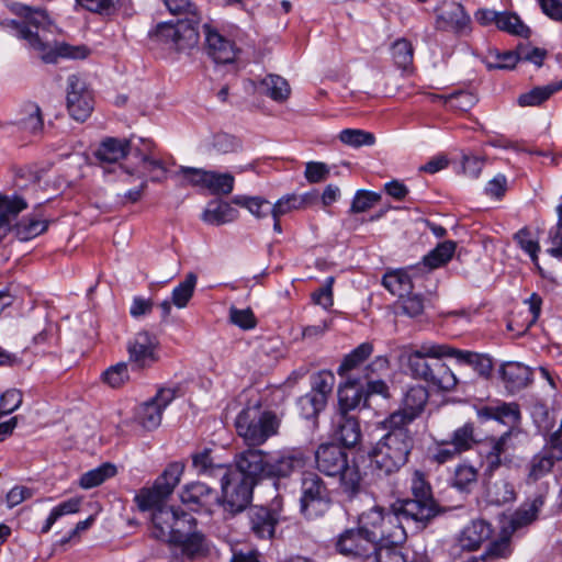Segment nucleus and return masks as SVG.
<instances>
[{
    "label": "nucleus",
    "instance_id": "obj_1",
    "mask_svg": "<svg viewBox=\"0 0 562 562\" xmlns=\"http://www.w3.org/2000/svg\"><path fill=\"white\" fill-rule=\"evenodd\" d=\"M22 20L5 19L1 21L2 29L13 36L24 41L26 45L37 52L43 61L56 63L58 58L83 59L90 49L86 45H70L67 43L49 42L46 33H52L54 23L47 12L22 5L16 12Z\"/></svg>",
    "mask_w": 562,
    "mask_h": 562
},
{
    "label": "nucleus",
    "instance_id": "obj_2",
    "mask_svg": "<svg viewBox=\"0 0 562 562\" xmlns=\"http://www.w3.org/2000/svg\"><path fill=\"white\" fill-rule=\"evenodd\" d=\"M453 358V347L425 342L407 355V367L416 380H422L438 392L453 391L458 379L442 358Z\"/></svg>",
    "mask_w": 562,
    "mask_h": 562
},
{
    "label": "nucleus",
    "instance_id": "obj_3",
    "mask_svg": "<svg viewBox=\"0 0 562 562\" xmlns=\"http://www.w3.org/2000/svg\"><path fill=\"white\" fill-rule=\"evenodd\" d=\"M381 426L386 432L370 448L368 457L380 475L390 476L408 462L415 440L408 427L393 424L386 417Z\"/></svg>",
    "mask_w": 562,
    "mask_h": 562
},
{
    "label": "nucleus",
    "instance_id": "obj_4",
    "mask_svg": "<svg viewBox=\"0 0 562 562\" xmlns=\"http://www.w3.org/2000/svg\"><path fill=\"white\" fill-rule=\"evenodd\" d=\"M172 14H186L187 18L176 23L162 22L156 26L154 38L168 49L184 52L199 43L201 15L191 0H162Z\"/></svg>",
    "mask_w": 562,
    "mask_h": 562
},
{
    "label": "nucleus",
    "instance_id": "obj_5",
    "mask_svg": "<svg viewBox=\"0 0 562 562\" xmlns=\"http://www.w3.org/2000/svg\"><path fill=\"white\" fill-rule=\"evenodd\" d=\"M316 469L326 476L339 477L341 492L350 499L362 492L363 476L356 461L336 443H322L315 451Z\"/></svg>",
    "mask_w": 562,
    "mask_h": 562
},
{
    "label": "nucleus",
    "instance_id": "obj_6",
    "mask_svg": "<svg viewBox=\"0 0 562 562\" xmlns=\"http://www.w3.org/2000/svg\"><path fill=\"white\" fill-rule=\"evenodd\" d=\"M280 419L271 411H262L260 405L244 408L236 417L237 434L249 447L260 446L277 435Z\"/></svg>",
    "mask_w": 562,
    "mask_h": 562
},
{
    "label": "nucleus",
    "instance_id": "obj_7",
    "mask_svg": "<svg viewBox=\"0 0 562 562\" xmlns=\"http://www.w3.org/2000/svg\"><path fill=\"white\" fill-rule=\"evenodd\" d=\"M412 498L397 499V508L404 510L417 528H424L438 515L439 506L432 496L431 486L420 470H415L411 479Z\"/></svg>",
    "mask_w": 562,
    "mask_h": 562
},
{
    "label": "nucleus",
    "instance_id": "obj_8",
    "mask_svg": "<svg viewBox=\"0 0 562 562\" xmlns=\"http://www.w3.org/2000/svg\"><path fill=\"white\" fill-rule=\"evenodd\" d=\"M183 470L182 463L172 462L156 479L151 487L140 488L134 497L138 509L154 513L166 507V502L179 484Z\"/></svg>",
    "mask_w": 562,
    "mask_h": 562
},
{
    "label": "nucleus",
    "instance_id": "obj_9",
    "mask_svg": "<svg viewBox=\"0 0 562 562\" xmlns=\"http://www.w3.org/2000/svg\"><path fill=\"white\" fill-rule=\"evenodd\" d=\"M218 480L222 492L220 505L224 510L234 515L246 509L252 499L256 483L232 465Z\"/></svg>",
    "mask_w": 562,
    "mask_h": 562
},
{
    "label": "nucleus",
    "instance_id": "obj_10",
    "mask_svg": "<svg viewBox=\"0 0 562 562\" xmlns=\"http://www.w3.org/2000/svg\"><path fill=\"white\" fill-rule=\"evenodd\" d=\"M333 506L331 491L314 472H305L301 480L300 512L307 519L323 517Z\"/></svg>",
    "mask_w": 562,
    "mask_h": 562
},
{
    "label": "nucleus",
    "instance_id": "obj_11",
    "mask_svg": "<svg viewBox=\"0 0 562 562\" xmlns=\"http://www.w3.org/2000/svg\"><path fill=\"white\" fill-rule=\"evenodd\" d=\"M513 436V430H507L501 436L488 437L482 442L479 453L485 476L492 477L501 468L512 467L515 459Z\"/></svg>",
    "mask_w": 562,
    "mask_h": 562
},
{
    "label": "nucleus",
    "instance_id": "obj_12",
    "mask_svg": "<svg viewBox=\"0 0 562 562\" xmlns=\"http://www.w3.org/2000/svg\"><path fill=\"white\" fill-rule=\"evenodd\" d=\"M251 533L263 540H271L276 536L277 526L285 519L283 497L277 495L268 505L252 506L247 513Z\"/></svg>",
    "mask_w": 562,
    "mask_h": 562
},
{
    "label": "nucleus",
    "instance_id": "obj_13",
    "mask_svg": "<svg viewBox=\"0 0 562 562\" xmlns=\"http://www.w3.org/2000/svg\"><path fill=\"white\" fill-rule=\"evenodd\" d=\"M133 157L137 160L133 169L125 168L124 171L131 176L146 180L149 177L153 182H161L167 177V168L164 160L156 153V145L151 139L138 138L134 147Z\"/></svg>",
    "mask_w": 562,
    "mask_h": 562
},
{
    "label": "nucleus",
    "instance_id": "obj_14",
    "mask_svg": "<svg viewBox=\"0 0 562 562\" xmlns=\"http://www.w3.org/2000/svg\"><path fill=\"white\" fill-rule=\"evenodd\" d=\"M375 547L376 543L359 525L344 530L335 542L339 554L361 562H366L369 555L374 553Z\"/></svg>",
    "mask_w": 562,
    "mask_h": 562
},
{
    "label": "nucleus",
    "instance_id": "obj_15",
    "mask_svg": "<svg viewBox=\"0 0 562 562\" xmlns=\"http://www.w3.org/2000/svg\"><path fill=\"white\" fill-rule=\"evenodd\" d=\"M159 340L146 330L138 331L127 344L128 364L132 369L150 368L159 359Z\"/></svg>",
    "mask_w": 562,
    "mask_h": 562
},
{
    "label": "nucleus",
    "instance_id": "obj_16",
    "mask_svg": "<svg viewBox=\"0 0 562 562\" xmlns=\"http://www.w3.org/2000/svg\"><path fill=\"white\" fill-rule=\"evenodd\" d=\"M435 26L439 31L452 32L457 35L470 34L471 18L463 5L456 1H442L435 10Z\"/></svg>",
    "mask_w": 562,
    "mask_h": 562
},
{
    "label": "nucleus",
    "instance_id": "obj_17",
    "mask_svg": "<svg viewBox=\"0 0 562 562\" xmlns=\"http://www.w3.org/2000/svg\"><path fill=\"white\" fill-rule=\"evenodd\" d=\"M67 109L72 119L85 122L93 110V95L78 75L67 78Z\"/></svg>",
    "mask_w": 562,
    "mask_h": 562
},
{
    "label": "nucleus",
    "instance_id": "obj_18",
    "mask_svg": "<svg viewBox=\"0 0 562 562\" xmlns=\"http://www.w3.org/2000/svg\"><path fill=\"white\" fill-rule=\"evenodd\" d=\"M429 393L423 385H413L404 393L401 407L386 418L393 424L408 427L424 412L428 403Z\"/></svg>",
    "mask_w": 562,
    "mask_h": 562
},
{
    "label": "nucleus",
    "instance_id": "obj_19",
    "mask_svg": "<svg viewBox=\"0 0 562 562\" xmlns=\"http://www.w3.org/2000/svg\"><path fill=\"white\" fill-rule=\"evenodd\" d=\"M176 392L172 389H160L149 401L137 408L135 418L147 430L156 429L162 417L164 409L175 400Z\"/></svg>",
    "mask_w": 562,
    "mask_h": 562
},
{
    "label": "nucleus",
    "instance_id": "obj_20",
    "mask_svg": "<svg viewBox=\"0 0 562 562\" xmlns=\"http://www.w3.org/2000/svg\"><path fill=\"white\" fill-rule=\"evenodd\" d=\"M181 502L191 510L211 514L220 505V496L215 490L202 482L187 484L181 494Z\"/></svg>",
    "mask_w": 562,
    "mask_h": 562
},
{
    "label": "nucleus",
    "instance_id": "obj_21",
    "mask_svg": "<svg viewBox=\"0 0 562 562\" xmlns=\"http://www.w3.org/2000/svg\"><path fill=\"white\" fill-rule=\"evenodd\" d=\"M405 522H413V518L397 508L396 501L385 509L380 542L385 541L391 546L403 543L407 538Z\"/></svg>",
    "mask_w": 562,
    "mask_h": 562
},
{
    "label": "nucleus",
    "instance_id": "obj_22",
    "mask_svg": "<svg viewBox=\"0 0 562 562\" xmlns=\"http://www.w3.org/2000/svg\"><path fill=\"white\" fill-rule=\"evenodd\" d=\"M234 461V468L256 484L262 479H268L269 452L249 448L237 453Z\"/></svg>",
    "mask_w": 562,
    "mask_h": 562
},
{
    "label": "nucleus",
    "instance_id": "obj_23",
    "mask_svg": "<svg viewBox=\"0 0 562 562\" xmlns=\"http://www.w3.org/2000/svg\"><path fill=\"white\" fill-rule=\"evenodd\" d=\"M345 381L338 389V414H349L351 411L367 405L364 384L360 376L342 378Z\"/></svg>",
    "mask_w": 562,
    "mask_h": 562
},
{
    "label": "nucleus",
    "instance_id": "obj_24",
    "mask_svg": "<svg viewBox=\"0 0 562 562\" xmlns=\"http://www.w3.org/2000/svg\"><path fill=\"white\" fill-rule=\"evenodd\" d=\"M203 29L209 56L217 64L233 63L238 53L234 42L223 36L209 24H204Z\"/></svg>",
    "mask_w": 562,
    "mask_h": 562
},
{
    "label": "nucleus",
    "instance_id": "obj_25",
    "mask_svg": "<svg viewBox=\"0 0 562 562\" xmlns=\"http://www.w3.org/2000/svg\"><path fill=\"white\" fill-rule=\"evenodd\" d=\"M303 465L304 459L300 453L269 452L268 479L289 477Z\"/></svg>",
    "mask_w": 562,
    "mask_h": 562
},
{
    "label": "nucleus",
    "instance_id": "obj_26",
    "mask_svg": "<svg viewBox=\"0 0 562 562\" xmlns=\"http://www.w3.org/2000/svg\"><path fill=\"white\" fill-rule=\"evenodd\" d=\"M481 420L494 419L506 426H514L520 419V409L517 403L498 402L476 409Z\"/></svg>",
    "mask_w": 562,
    "mask_h": 562
},
{
    "label": "nucleus",
    "instance_id": "obj_27",
    "mask_svg": "<svg viewBox=\"0 0 562 562\" xmlns=\"http://www.w3.org/2000/svg\"><path fill=\"white\" fill-rule=\"evenodd\" d=\"M135 146H137V144L134 142L133 137L130 139L108 137L100 144L95 151V157L102 162L115 164L128 153L133 155Z\"/></svg>",
    "mask_w": 562,
    "mask_h": 562
},
{
    "label": "nucleus",
    "instance_id": "obj_28",
    "mask_svg": "<svg viewBox=\"0 0 562 562\" xmlns=\"http://www.w3.org/2000/svg\"><path fill=\"white\" fill-rule=\"evenodd\" d=\"M334 438L347 448L355 447L361 439L358 419L349 414H338L334 419Z\"/></svg>",
    "mask_w": 562,
    "mask_h": 562
},
{
    "label": "nucleus",
    "instance_id": "obj_29",
    "mask_svg": "<svg viewBox=\"0 0 562 562\" xmlns=\"http://www.w3.org/2000/svg\"><path fill=\"white\" fill-rule=\"evenodd\" d=\"M499 373L506 389L512 393L526 387L531 381L529 368L515 361L504 363L501 367Z\"/></svg>",
    "mask_w": 562,
    "mask_h": 562
},
{
    "label": "nucleus",
    "instance_id": "obj_30",
    "mask_svg": "<svg viewBox=\"0 0 562 562\" xmlns=\"http://www.w3.org/2000/svg\"><path fill=\"white\" fill-rule=\"evenodd\" d=\"M544 505V496L539 494L530 502H524L510 516L508 528L512 532L532 524Z\"/></svg>",
    "mask_w": 562,
    "mask_h": 562
},
{
    "label": "nucleus",
    "instance_id": "obj_31",
    "mask_svg": "<svg viewBox=\"0 0 562 562\" xmlns=\"http://www.w3.org/2000/svg\"><path fill=\"white\" fill-rule=\"evenodd\" d=\"M490 524L484 520H473L460 533L459 544L463 550L474 551L491 537Z\"/></svg>",
    "mask_w": 562,
    "mask_h": 562
},
{
    "label": "nucleus",
    "instance_id": "obj_32",
    "mask_svg": "<svg viewBox=\"0 0 562 562\" xmlns=\"http://www.w3.org/2000/svg\"><path fill=\"white\" fill-rule=\"evenodd\" d=\"M177 508L173 506H166L158 510H154L150 515V533L157 540L168 542L172 535V526L175 522Z\"/></svg>",
    "mask_w": 562,
    "mask_h": 562
},
{
    "label": "nucleus",
    "instance_id": "obj_33",
    "mask_svg": "<svg viewBox=\"0 0 562 562\" xmlns=\"http://www.w3.org/2000/svg\"><path fill=\"white\" fill-rule=\"evenodd\" d=\"M373 352L372 342L366 341L346 355L337 368L340 378L357 376L353 371L358 369Z\"/></svg>",
    "mask_w": 562,
    "mask_h": 562
},
{
    "label": "nucleus",
    "instance_id": "obj_34",
    "mask_svg": "<svg viewBox=\"0 0 562 562\" xmlns=\"http://www.w3.org/2000/svg\"><path fill=\"white\" fill-rule=\"evenodd\" d=\"M26 206L25 200L18 195L9 198L0 194V240L7 235L11 220Z\"/></svg>",
    "mask_w": 562,
    "mask_h": 562
},
{
    "label": "nucleus",
    "instance_id": "obj_35",
    "mask_svg": "<svg viewBox=\"0 0 562 562\" xmlns=\"http://www.w3.org/2000/svg\"><path fill=\"white\" fill-rule=\"evenodd\" d=\"M453 358L460 364L472 367L483 378H488L492 373L493 361L487 355L453 348Z\"/></svg>",
    "mask_w": 562,
    "mask_h": 562
},
{
    "label": "nucleus",
    "instance_id": "obj_36",
    "mask_svg": "<svg viewBox=\"0 0 562 562\" xmlns=\"http://www.w3.org/2000/svg\"><path fill=\"white\" fill-rule=\"evenodd\" d=\"M211 453V449H204L192 454V467L199 475L218 480L229 465L214 462Z\"/></svg>",
    "mask_w": 562,
    "mask_h": 562
},
{
    "label": "nucleus",
    "instance_id": "obj_37",
    "mask_svg": "<svg viewBox=\"0 0 562 562\" xmlns=\"http://www.w3.org/2000/svg\"><path fill=\"white\" fill-rule=\"evenodd\" d=\"M479 477L477 469L467 462L456 465L450 477V485L460 492L470 493L476 485Z\"/></svg>",
    "mask_w": 562,
    "mask_h": 562
},
{
    "label": "nucleus",
    "instance_id": "obj_38",
    "mask_svg": "<svg viewBox=\"0 0 562 562\" xmlns=\"http://www.w3.org/2000/svg\"><path fill=\"white\" fill-rule=\"evenodd\" d=\"M385 509L382 506H374L362 513L358 519V525L370 536L376 546L380 542Z\"/></svg>",
    "mask_w": 562,
    "mask_h": 562
},
{
    "label": "nucleus",
    "instance_id": "obj_39",
    "mask_svg": "<svg viewBox=\"0 0 562 562\" xmlns=\"http://www.w3.org/2000/svg\"><path fill=\"white\" fill-rule=\"evenodd\" d=\"M560 90H562V79L546 86L535 87L521 93L517 102L520 106H539Z\"/></svg>",
    "mask_w": 562,
    "mask_h": 562
},
{
    "label": "nucleus",
    "instance_id": "obj_40",
    "mask_svg": "<svg viewBox=\"0 0 562 562\" xmlns=\"http://www.w3.org/2000/svg\"><path fill=\"white\" fill-rule=\"evenodd\" d=\"M383 286L393 295L402 297L404 294H409L413 290V282L404 269H396L385 272L382 278Z\"/></svg>",
    "mask_w": 562,
    "mask_h": 562
},
{
    "label": "nucleus",
    "instance_id": "obj_41",
    "mask_svg": "<svg viewBox=\"0 0 562 562\" xmlns=\"http://www.w3.org/2000/svg\"><path fill=\"white\" fill-rule=\"evenodd\" d=\"M238 216V211L227 202L210 203L202 214V220L211 225H223L234 222Z\"/></svg>",
    "mask_w": 562,
    "mask_h": 562
},
{
    "label": "nucleus",
    "instance_id": "obj_42",
    "mask_svg": "<svg viewBox=\"0 0 562 562\" xmlns=\"http://www.w3.org/2000/svg\"><path fill=\"white\" fill-rule=\"evenodd\" d=\"M457 244L453 240H445L438 244L423 259L425 266L429 269H437L445 266L454 255Z\"/></svg>",
    "mask_w": 562,
    "mask_h": 562
},
{
    "label": "nucleus",
    "instance_id": "obj_43",
    "mask_svg": "<svg viewBox=\"0 0 562 562\" xmlns=\"http://www.w3.org/2000/svg\"><path fill=\"white\" fill-rule=\"evenodd\" d=\"M20 130L30 134H38L43 130V119L41 109L35 103H29L24 106L20 117L16 120Z\"/></svg>",
    "mask_w": 562,
    "mask_h": 562
},
{
    "label": "nucleus",
    "instance_id": "obj_44",
    "mask_svg": "<svg viewBox=\"0 0 562 562\" xmlns=\"http://www.w3.org/2000/svg\"><path fill=\"white\" fill-rule=\"evenodd\" d=\"M260 85L265 88V94L273 101L283 102L290 97L291 89L288 81L278 75H268Z\"/></svg>",
    "mask_w": 562,
    "mask_h": 562
},
{
    "label": "nucleus",
    "instance_id": "obj_45",
    "mask_svg": "<svg viewBox=\"0 0 562 562\" xmlns=\"http://www.w3.org/2000/svg\"><path fill=\"white\" fill-rule=\"evenodd\" d=\"M48 223L36 216H25L15 225V235L26 241L41 235L47 229Z\"/></svg>",
    "mask_w": 562,
    "mask_h": 562
},
{
    "label": "nucleus",
    "instance_id": "obj_46",
    "mask_svg": "<svg viewBox=\"0 0 562 562\" xmlns=\"http://www.w3.org/2000/svg\"><path fill=\"white\" fill-rule=\"evenodd\" d=\"M496 27L503 32L524 38H528L531 33L530 29L516 13L507 11L501 12Z\"/></svg>",
    "mask_w": 562,
    "mask_h": 562
},
{
    "label": "nucleus",
    "instance_id": "obj_47",
    "mask_svg": "<svg viewBox=\"0 0 562 562\" xmlns=\"http://www.w3.org/2000/svg\"><path fill=\"white\" fill-rule=\"evenodd\" d=\"M116 474V468L112 463H103L98 468H94L86 473H83L80 477L79 485L82 488L89 490L95 486H99L108 479L114 476Z\"/></svg>",
    "mask_w": 562,
    "mask_h": 562
},
{
    "label": "nucleus",
    "instance_id": "obj_48",
    "mask_svg": "<svg viewBox=\"0 0 562 562\" xmlns=\"http://www.w3.org/2000/svg\"><path fill=\"white\" fill-rule=\"evenodd\" d=\"M431 100H441L449 108L463 112L472 109L477 102L476 95L469 91H457L448 95L431 94Z\"/></svg>",
    "mask_w": 562,
    "mask_h": 562
},
{
    "label": "nucleus",
    "instance_id": "obj_49",
    "mask_svg": "<svg viewBox=\"0 0 562 562\" xmlns=\"http://www.w3.org/2000/svg\"><path fill=\"white\" fill-rule=\"evenodd\" d=\"M196 520L195 518L180 508H177L175 522L172 528V535L168 539V543H173L180 539H184L189 533L195 531Z\"/></svg>",
    "mask_w": 562,
    "mask_h": 562
},
{
    "label": "nucleus",
    "instance_id": "obj_50",
    "mask_svg": "<svg viewBox=\"0 0 562 562\" xmlns=\"http://www.w3.org/2000/svg\"><path fill=\"white\" fill-rule=\"evenodd\" d=\"M449 441L460 454L471 450L477 442L474 434V425L472 423H465L461 427H458L452 431Z\"/></svg>",
    "mask_w": 562,
    "mask_h": 562
},
{
    "label": "nucleus",
    "instance_id": "obj_51",
    "mask_svg": "<svg viewBox=\"0 0 562 562\" xmlns=\"http://www.w3.org/2000/svg\"><path fill=\"white\" fill-rule=\"evenodd\" d=\"M235 178L229 172L210 170L206 190L214 195H228L234 189Z\"/></svg>",
    "mask_w": 562,
    "mask_h": 562
},
{
    "label": "nucleus",
    "instance_id": "obj_52",
    "mask_svg": "<svg viewBox=\"0 0 562 562\" xmlns=\"http://www.w3.org/2000/svg\"><path fill=\"white\" fill-rule=\"evenodd\" d=\"M198 278L193 272L186 276V279L180 282L171 293V302L178 308H183L188 305L193 296Z\"/></svg>",
    "mask_w": 562,
    "mask_h": 562
},
{
    "label": "nucleus",
    "instance_id": "obj_53",
    "mask_svg": "<svg viewBox=\"0 0 562 562\" xmlns=\"http://www.w3.org/2000/svg\"><path fill=\"white\" fill-rule=\"evenodd\" d=\"M391 55L394 64L398 68L406 70L413 64L414 59V48L412 43L404 37L397 38L391 45Z\"/></svg>",
    "mask_w": 562,
    "mask_h": 562
},
{
    "label": "nucleus",
    "instance_id": "obj_54",
    "mask_svg": "<svg viewBox=\"0 0 562 562\" xmlns=\"http://www.w3.org/2000/svg\"><path fill=\"white\" fill-rule=\"evenodd\" d=\"M79 509H80V499L76 498V497L69 498V499L58 504L50 510L45 524L41 528V532L47 533L52 529L53 525L60 517H63L65 515L75 514V513L79 512Z\"/></svg>",
    "mask_w": 562,
    "mask_h": 562
},
{
    "label": "nucleus",
    "instance_id": "obj_55",
    "mask_svg": "<svg viewBox=\"0 0 562 562\" xmlns=\"http://www.w3.org/2000/svg\"><path fill=\"white\" fill-rule=\"evenodd\" d=\"M559 460L553 458L548 450H541L533 456L530 462L529 479L537 481L548 474Z\"/></svg>",
    "mask_w": 562,
    "mask_h": 562
},
{
    "label": "nucleus",
    "instance_id": "obj_56",
    "mask_svg": "<svg viewBox=\"0 0 562 562\" xmlns=\"http://www.w3.org/2000/svg\"><path fill=\"white\" fill-rule=\"evenodd\" d=\"M232 202L241 207H246L252 215L258 218L270 214V202L259 196L235 195Z\"/></svg>",
    "mask_w": 562,
    "mask_h": 562
},
{
    "label": "nucleus",
    "instance_id": "obj_57",
    "mask_svg": "<svg viewBox=\"0 0 562 562\" xmlns=\"http://www.w3.org/2000/svg\"><path fill=\"white\" fill-rule=\"evenodd\" d=\"M241 148V142L227 133H217L212 136L209 143V149L216 154L236 153Z\"/></svg>",
    "mask_w": 562,
    "mask_h": 562
},
{
    "label": "nucleus",
    "instance_id": "obj_58",
    "mask_svg": "<svg viewBox=\"0 0 562 562\" xmlns=\"http://www.w3.org/2000/svg\"><path fill=\"white\" fill-rule=\"evenodd\" d=\"M335 384V376L329 371H321L312 378V389L310 393L327 403V397L331 393Z\"/></svg>",
    "mask_w": 562,
    "mask_h": 562
},
{
    "label": "nucleus",
    "instance_id": "obj_59",
    "mask_svg": "<svg viewBox=\"0 0 562 562\" xmlns=\"http://www.w3.org/2000/svg\"><path fill=\"white\" fill-rule=\"evenodd\" d=\"M396 307L401 314L408 317H417L423 314L425 308L424 297L420 294H404L398 297Z\"/></svg>",
    "mask_w": 562,
    "mask_h": 562
},
{
    "label": "nucleus",
    "instance_id": "obj_60",
    "mask_svg": "<svg viewBox=\"0 0 562 562\" xmlns=\"http://www.w3.org/2000/svg\"><path fill=\"white\" fill-rule=\"evenodd\" d=\"M183 538L173 542V544H179L183 554L188 558L194 559L205 551L203 533L195 530Z\"/></svg>",
    "mask_w": 562,
    "mask_h": 562
},
{
    "label": "nucleus",
    "instance_id": "obj_61",
    "mask_svg": "<svg viewBox=\"0 0 562 562\" xmlns=\"http://www.w3.org/2000/svg\"><path fill=\"white\" fill-rule=\"evenodd\" d=\"M339 140L352 147H361L373 145L375 137L372 133L362 130L346 128L339 133Z\"/></svg>",
    "mask_w": 562,
    "mask_h": 562
},
{
    "label": "nucleus",
    "instance_id": "obj_62",
    "mask_svg": "<svg viewBox=\"0 0 562 562\" xmlns=\"http://www.w3.org/2000/svg\"><path fill=\"white\" fill-rule=\"evenodd\" d=\"M305 199L296 194H286L271 205L270 214L272 217H281L294 210L301 209Z\"/></svg>",
    "mask_w": 562,
    "mask_h": 562
},
{
    "label": "nucleus",
    "instance_id": "obj_63",
    "mask_svg": "<svg viewBox=\"0 0 562 562\" xmlns=\"http://www.w3.org/2000/svg\"><path fill=\"white\" fill-rule=\"evenodd\" d=\"M381 200V194L368 191L358 190L352 199L350 213H363L373 207Z\"/></svg>",
    "mask_w": 562,
    "mask_h": 562
},
{
    "label": "nucleus",
    "instance_id": "obj_64",
    "mask_svg": "<svg viewBox=\"0 0 562 562\" xmlns=\"http://www.w3.org/2000/svg\"><path fill=\"white\" fill-rule=\"evenodd\" d=\"M460 452L449 440L437 441L430 452L429 459L438 464H445L458 458Z\"/></svg>",
    "mask_w": 562,
    "mask_h": 562
}]
</instances>
